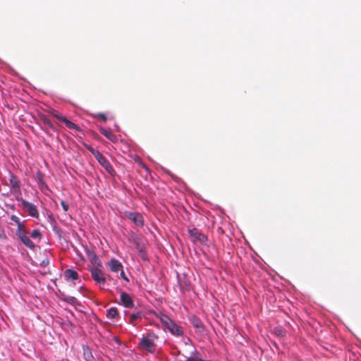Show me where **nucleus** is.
<instances>
[{
	"label": "nucleus",
	"instance_id": "obj_1",
	"mask_svg": "<svg viewBox=\"0 0 361 361\" xmlns=\"http://www.w3.org/2000/svg\"><path fill=\"white\" fill-rule=\"evenodd\" d=\"M157 339L158 336H157L155 334H147L141 338L137 348L144 352L153 354L156 350V341Z\"/></svg>",
	"mask_w": 361,
	"mask_h": 361
},
{
	"label": "nucleus",
	"instance_id": "obj_2",
	"mask_svg": "<svg viewBox=\"0 0 361 361\" xmlns=\"http://www.w3.org/2000/svg\"><path fill=\"white\" fill-rule=\"evenodd\" d=\"M16 234L18 238L20 240V242L25 245L26 247L30 248L32 250H35V243L30 239V237L27 236V232L26 231V228L25 225H22L17 228Z\"/></svg>",
	"mask_w": 361,
	"mask_h": 361
},
{
	"label": "nucleus",
	"instance_id": "obj_3",
	"mask_svg": "<svg viewBox=\"0 0 361 361\" xmlns=\"http://www.w3.org/2000/svg\"><path fill=\"white\" fill-rule=\"evenodd\" d=\"M102 267H92L90 268L91 276L94 282L100 287H103L106 281L105 274L102 270Z\"/></svg>",
	"mask_w": 361,
	"mask_h": 361
},
{
	"label": "nucleus",
	"instance_id": "obj_4",
	"mask_svg": "<svg viewBox=\"0 0 361 361\" xmlns=\"http://www.w3.org/2000/svg\"><path fill=\"white\" fill-rule=\"evenodd\" d=\"M51 115L59 121L63 123L68 128L80 131V128L79 126L69 121L66 117L60 115L56 111H53L51 112Z\"/></svg>",
	"mask_w": 361,
	"mask_h": 361
},
{
	"label": "nucleus",
	"instance_id": "obj_5",
	"mask_svg": "<svg viewBox=\"0 0 361 361\" xmlns=\"http://www.w3.org/2000/svg\"><path fill=\"white\" fill-rule=\"evenodd\" d=\"M21 203L23 209L27 212V214L30 216L36 219L39 218L38 209L34 204L29 202L25 200H23Z\"/></svg>",
	"mask_w": 361,
	"mask_h": 361
},
{
	"label": "nucleus",
	"instance_id": "obj_6",
	"mask_svg": "<svg viewBox=\"0 0 361 361\" xmlns=\"http://www.w3.org/2000/svg\"><path fill=\"white\" fill-rule=\"evenodd\" d=\"M188 233L194 242H199L203 244L207 240V236L196 228L189 229Z\"/></svg>",
	"mask_w": 361,
	"mask_h": 361
},
{
	"label": "nucleus",
	"instance_id": "obj_7",
	"mask_svg": "<svg viewBox=\"0 0 361 361\" xmlns=\"http://www.w3.org/2000/svg\"><path fill=\"white\" fill-rule=\"evenodd\" d=\"M9 185L11 186V192H20V181L18 178L11 172L9 173Z\"/></svg>",
	"mask_w": 361,
	"mask_h": 361
},
{
	"label": "nucleus",
	"instance_id": "obj_8",
	"mask_svg": "<svg viewBox=\"0 0 361 361\" xmlns=\"http://www.w3.org/2000/svg\"><path fill=\"white\" fill-rule=\"evenodd\" d=\"M95 159L111 176H114L115 171L114 170L109 161L102 154V153Z\"/></svg>",
	"mask_w": 361,
	"mask_h": 361
},
{
	"label": "nucleus",
	"instance_id": "obj_9",
	"mask_svg": "<svg viewBox=\"0 0 361 361\" xmlns=\"http://www.w3.org/2000/svg\"><path fill=\"white\" fill-rule=\"evenodd\" d=\"M121 304L128 308H132L134 306L133 300L131 297L125 292L121 293Z\"/></svg>",
	"mask_w": 361,
	"mask_h": 361
},
{
	"label": "nucleus",
	"instance_id": "obj_10",
	"mask_svg": "<svg viewBox=\"0 0 361 361\" xmlns=\"http://www.w3.org/2000/svg\"><path fill=\"white\" fill-rule=\"evenodd\" d=\"M166 329L170 331V333L176 336H180L183 334V331L182 329L178 326L173 321L169 324Z\"/></svg>",
	"mask_w": 361,
	"mask_h": 361
},
{
	"label": "nucleus",
	"instance_id": "obj_11",
	"mask_svg": "<svg viewBox=\"0 0 361 361\" xmlns=\"http://www.w3.org/2000/svg\"><path fill=\"white\" fill-rule=\"evenodd\" d=\"M99 132L101 134H102L104 136H105L107 139H109L110 141L115 142L117 140V136L114 135L111 130L106 129L104 128H99Z\"/></svg>",
	"mask_w": 361,
	"mask_h": 361
},
{
	"label": "nucleus",
	"instance_id": "obj_12",
	"mask_svg": "<svg viewBox=\"0 0 361 361\" xmlns=\"http://www.w3.org/2000/svg\"><path fill=\"white\" fill-rule=\"evenodd\" d=\"M141 244L142 245L140 246L139 243L137 242V251H138V255L140 256V257L143 260V261H147L148 258H147V255L146 254V252H145L144 249H145V240H141Z\"/></svg>",
	"mask_w": 361,
	"mask_h": 361
},
{
	"label": "nucleus",
	"instance_id": "obj_13",
	"mask_svg": "<svg viewBox=\"0 0 361 361\" xmlns=\"http://www.w3.org/2000/svg\"><path fill=\"white\" fill-rule=\"evenodd\" d=\"M109 265L110 267L111 271L113 272H117L120 269L121 270L123 268L121 263L116 259H111L109 263Z\"/></svg>",
	"mask_w": 361,
	"mask_h": 361
},
{
	"label": "nucleus",
	"instance_id": "obj_14",
	"mask_svg": "<svg viewBox=\"0 0 361 361\" xmlns=\"http://www.w3.org/2000/svg\"><path fill=\"white\" fill-rule=\"evenodd\" d=\"M39 120L47 127H49L50 129H51L53 131L56 132L57 129L52 124V123L50 121V120L44 115V114H40L39 116Z\"/></svg>",
	"mask_w": 361,
	"mask_h": 361
},
{
	"label": "nucleus",
	"instance_id": "obj_15",
	"mask_svg": "<svg viewBox=\"0 0 361 361\" xmlns=\"http://www.w3.org/2000/svg\"><path fill=\"white\" fill-rule=\"evenodd\" d=\"M64 276L67 280L71 279L73 281L78 279V274L73 269H66L64 272Z\"/></svg>",
	"mask_w": 361,
	"mask_h": 361
},
{
	"label": "nucleus",
	"instance_id": "obj_16",
	"mask_svg": "<svg viewBox=\"0 0 361 361\" xmlns=\"http://www.w3.org/2000/svg\"><path fill=\"white\" fill-rule=\"evenodd\" d=\"M136 163H137V169L143 170L144 171L143 172L145 173L144 174L145 177L147 179L148 176L149 175L148 168L145 166V164L137 157Z\"/></svg>",
	"mask_w": 361,
	"mask_h": 361
},
{
	"label": "nucleus",
	"instance_id": "obj_17",
	"mask_svg": "<svg viewBox=\"0 0 361 361\" xmlns=\"http://www.w3.org/2000/svg\"><path fill=\"white\" fill-rule=\"evenodd\" d=\"M161 323L166 328L169 326V324L172 322V319L169 318L167 315L159 313L157 316Z\"/></svg>",
	"mask_w": 361,
	"mask_h": 361
},
{
	"label": "nucleus",
	"instance_id": "obj_18",
	"mask_svg": "<svg viewBox=\"0 0 361 361\" xmlns=\"http://www.w3.org/2000/svg\"><path fill=\"white\" fill-rule=\"evenodd\" d=\"M190 322L195 328L199 329L200 331H203L204 325L199 318L193 316L190 318Z\"/></svg>",
	"mask_w": 361,
	"mask_h": 361
},
{
	"label": "nucleus",
	"instance_id": "obj_19",
	"mask_svg": "<svg viewBox=\"0 0 361 361\" xmlns=\"http://www.w3.org/2000/svg\"><path fill=\"white\" fill-rule=\"evenodd\" d=\"M82 352H83L84 359L86 361H93L94 360V357H93L92 352L88 346L83 345L82 346Z\"/></svg>",
	"mask_w": 361,
	"mask_h": 361
},
{
	"label": "nucleus",
	"instance_id": "obj_20",
	"mask_svg": "<svg viewBox=\"0 0 361 361\" xmlns=\"http://www.w3.org/2000/svg\"><path fill=\"white\" fill-rule=\"evenodd\" d=\"M118 314V310L116 307H111L107 311L106 316L109 319H114Z\"/></svg>",
	"mask_w": 361,
	"mask_h": 361
},
{
	"label": "nucleus",
	"instance_id": "obj_21",
	"mask_svg": "<svg viewBox=\"0 0 361 361\" xmlns=\"http://www.w3.org/2000/svg\"><path fill=\"white\" fill-rule=\"evenodd\" d=\"M30 237L33 239H38L40 240L42 238V234L38 229L33 230L30 233Z\"/></svg>",
	"mask_w": 361,
	"mask_h": 361
},
{
	"label": "nucleus",
	"instance_id": "obj_22",
	"mask_svg": "<svg viewBox=\"0 0 361 361\" xmlns=\"http://www.w3.org/2000/svg\"><path fill=\"white\" fill-rule=\"evenodd\" d=\"M91 116L94 118H100L102 121L106 122L107 121V118L106 115L103 113L93 114H91Z\"/></svg>",
	"mask_w": 361,
	"mask_h": 361
},
{
	"label": "nucleus",
	"instance_id": "obj_23",
	"mask_svg": "<svg viewBox=\"0 0 361 361\" xmlns=\"http://www.w3.org/2000/svg\"><path fill=\"white\" fill-rule=\"evenodd\" d=\"M86 148L94 155L95 158L101 154V152H99L98 150H96L90 145H86Z\"/></svg>",
	"mask_w": 361,
	"mask_h": 361
},
{
	"label": "nucleus",
	"instance_id": "obj_24",
	"mask_svg": "<svg viewBox=\"0 0 361 361\" xmlns=\"http://www.w3.org/2000/svg\"><path fill=\"white\" fill-rule=\"evenodd\" d=\"M144 225V219L143 216L137 213V226H143Z\"/></svg>",
	"mask_w": 361,
	"mask_h": 361
},
{
	"label": "nucleus",
	"instance_id": "obj_25",
	"mask_svg": "<svg viewBox=\"0 0 361 361\" xmlns=\"http://www.w3.org/2000/svg\"><path fill=\"white\" fill-rule=\"evenodd\" d=\"M92 262L94 263V265L93 267H102V263L97 256H94V257L92 259Z\"/></svg>",
	"mask_w": 361,
	"mask_h": 361
},
{
	"label": "nucleus",
	"instance_id": "obj_26",
	"mask_svg": "<svg viewBox=\"0 0 361 361\" xmlns=\"http://www.w3.org/2000/svg\"><path fill=\"white\" fill-rule=\"evenodd\" d=\"M11 219L13 221H14V222L17 224L18 227V226H22V225H23V224L20 222V219H19L17 216H16V215H12V216H11Z\"/></svg>",
	"mask_w": 361,
	"mask_h": 361
},
{
	"label": "nucleus",
	"instance_id": "obj_27",
	"mask_svg": "<svg viewBox=\"0 0 361 361\" xmlns=\"http://www.w3.org/2000/svg\"><path fill=\"white\" fill-rule=\"evenodd\" d=\"M61 205L63 209L64 212H67L69 209V205L68 203H66L65 201L61 200Z\"/></svg>",
	"mask_w": 361,
	"mask_h": 361
},
{
	"label": "nucleus",
	"instance_id": "obj_28",
	"mask_svg": "<svg viewBox=\"0 0 361 361\" xmlns=\"http://www.w3.org/2000/svg\"><path fill=\"white\" fill-rule=\"evenodd\" d=\"M37 177L39 179V182L41 183L42 184H44L43 176L40 172L37 173Z\"/></svg>",
	"mask_w": 361,
	"mask_h": 361
},
{
	"label": "nucleus",
	"instance_id": "obj_29",
	"mask_svg": "<svg viewBox=\"0 0 361 361\" xmlns=\"http://www.w3.org/2000/svg\"><path fill=\"white\" fill-rule=\"evenodd\" d=\"M185 361H202L201 358L188 357Z\"/></svg>",
	"mask_w": 361,
	"mask_h": 361
},
{
	"label": "nucleus",
	"instance_id": "obj_30",
	"mask_svg": "<svg viewBox=\"0 0 361 361\" xmlns=\"http://www.w3.org/2000/svg\"><path fill=\"white\" fill-rule=\"evenodd\" d=\"M130 321H131V323L134 325V322L135 321V313H133L130 315Z\"/></svg>",
	"mask_w": 361,
	"mask_h": 361
},
{
	"label": "nucleus",
	"instance_id": "obj_31",
	"mask_svg": "<svg viewBox=\"0 0 361 361\" xmlns=\"http://www.w3.org/2000/svg\"><path fill=\"white\" fill-rule=\"evenodd\" d=\"M121 277H122L124 280H126V281H128V279L126 277V274H125L124 271H123V269H121Z\"/></svg>",
	"mask_w": 361,
	"mask_h": 361
},
{
	"label": "nucleus",
	"instance_id": "obj_32",
	"mask_svg": "<svg viewBox=\"0 0 361 361\" xmlns=\"http://www.w3.org/2000/svg\"><path fill=\"white\" fill-rule=\"evenodd\" d=\"M6 235L4 233L3 231H0V240H6Z\"/></svg>",
	"mask_w": 361,
	"mask_h": 361
},
{
	"label": "nucleus",
	"instance_id": "obj_33",
	"mask_svg": "<svg viewBox=\"0 0 361 361\" xmlns=\"http://www.w3.org/2000/svg\"><path fill=\"white\" fill-rule=\"evenodd\" d=\"M130 219L132 220L134 223H135V214H130Z\"/></svg>",
	"mask_w": 361,
	"mask_h": 361
},
{
	"label": "nucleus",
	"instance_id": "obj_34",
	"mask_svg": "<svg viewBox=\"0 0 361 361\" xmlns=\"http://www.w3.org/2000/svg\"><path fill=\"white\" fill-rule=\"evenodd\" d=\"M44 131L46 132V133L48 134V131H47V130L46 128L44 129Z\"/></svg>",
	"mask_w": 361,
	"mask_h": 361
},
{
	"label": "nucleus",
	"instance_id": "obj_35",
	"mask_svg": "<svg viewBox=\"0 0 361 361\" xmlns=\"http://www.w3.org/2000/svg\"><path fill=\"white\" fill-rule=\"evenodd\" d=\"M66 361H69V360H66Z\"/></svg>",
	"mask_w": 361,
	"mask_h": 361
}]
</instances>
